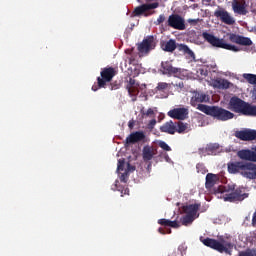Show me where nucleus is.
<instances>
[{
    "mask_svg": "<svg viewBox=\"0 0 256 256\" xmlns=\"http://www.w3.org/2000/svg\"><path fill=\"white\" fill-rule=\"evenodd\" d=\"M217 175L213 173H208L206 175V182H205V187L206 189H212V187H215V183L218 181Z\"/></svg>",
    "mask_w": 256,
    "mask_h": 256,
    "instance_id": "nucleus-26",
    "label": "nucleus"
},
{
    "mask_svg": "<svg viewBox=\"0 0 256 256\" xmlns=\"http://www.w3.org/2000/svg\"><path fill=\"white\" fill-rule=\"evenodd\" d=\"M242 115H248L250 117H256V106H253L246 102L244 104V108L242 110Z\"/></svg>",
    "mask_w": 256,
    "mask_h": 256,
    "instance_id": "nucleus-29",
    "label": "nucleus"
},
{
    "mask_svg": "<svg viewBox=\"0 0 256 256\" xmlns=\"http://www.w3.org/2000/svg\"><path fill=\"white\" fill-rule=\"evenodd\" d=\"M196 169H197V173H201V175H205V173H207L208 171L205 165L201 163L196 165Z\"/></svg>",
    "mask_w": 256,
    "mask_h": 256,
    "instance_id": "nucleus-36",
    "label": "nucleus"
},
{
    "mask_svg": "<svg viewBox=\"0 0 256 256\" xmlns=\"http://www.w3.org/2000/svg\"><path fill=\"white\" fill-rule=\"evenodd\" d=\"M245 161H231L228 162L227 168L228 173L231 175H243V171L245 169Z\"/></svg>",
    "mask_w": 256,
    "mask_h": 256,
    "instance_id": "nucleus-11",
    "label": "nucleus"
},
{
    "mask_svg": "<svg viewBox=\"0 0 256 256\" xmlns=\"http://www.w3.org/2000/svg\"><path fill=\"white\" fill-rule=\"evenodd\" d=\"M198 110L205 113V115L213 117V119H217V121H229L235 117V114H233L231 111L219 106L200 104L198 105Z\"/></svg>",
    "mask_w": 256,
    "mask_h": 256,
    "instance_id": "nucleus-2",
    "label": "nucleus"
},
{
    "mask_svg": "<svg viewBox=\"0 0 256 256\" xmlns=\"http://www.w3.org/2000/svg\"><path fill=\"white\" fill-rule=\"evenodd\" d=\"M214 17L220 19L225 25H235V18H233V16H231L225 9L219 8L218 10H215Z\"/></svg>",
    "mask_w": 256,
    "mask_h": 256,
    "instance_id": "nucleus-9",
    "label": "nucleus"
},
{
    "mask_svg": "<svg viewBox=\"0 0 256 256\" xmlns=\"http://www.w3.org/2000/svg\"><path fill=\"white\" fill-rule=\"evenodd\" d=\"M124 169H125V159H119L117 171H124Z\"/></svg>",
    "mask_w": 256,
    "mask_h": 256,
    "instance_id": "nucleus-39",
    "label": "nucleus"
},
{
    "mask_svg": "<svg viewBox=\"0 0 256 256\" xmlns=\"http://www.w3.org/2000/svg\"><path fill=\"white\" fill-rule=\"evenodd\" d=\"M188 124L182 121L173 122L172 120L164 123L160 127L161 133H168V135H175V133L183 134L187 131Z\"/></svg>",
    "mask_w": 256,
    "mask_h": 256,
    "instance_id": "nucleus-6",
    "label": "nucleus"
},
{
    "mask_svg": "<svg viewBox=\"0 0 256 256\" xmlns=\"http://www.w3.org/2000/svg\"><path fill=\"white\" fill-rule=\"evenodd\" d=\"M155 49V37L148 36L146 37L139 45L138 51L139 53H149V51H153Z\"/></svg>",
    "mask_w": 256,
    "mask_h": 256,
    "instance_id": "nucleus-10",
    "label": "nucleus"
},
{
    "mask_svg": "<svg viewBox=\"0 0 256 256\" xmlns=\"http://www.w3.org/2000/svg\"><path fill=\"white\" fill-rule=\"evenodd\" d=\"M158 232L161 233V235H165L167 233L169 235V234H171V229H166V231H165L163 228H159Z\"/></svg>",
    "mask_w": 256,
    "mask_h": 256,
    "instance_id": "nucleus-44",
    "label": "nucleus"
},
{
    "mask_svg": "<svg viewBox=\"0 0 256 256\" xmlns=\"http://www.w3.org/2000/svg\"><path fill=\"white\" fill-rule=\"evenodd\" d=\"M155 155H157V149H155V147L150 145H146L143 147L142 149L143 161L145 162L151 161L155 157Z\"/></svg>",
    "mask_w": 256,
    "mask_h": 256,
    "instance_id": "nucleus-21",
    "label": "nucleus"
},
{
    "mask_svg": "<svg viewBox=\"0 0 256 256\" xmlns=\"http://www.w3.org/2000/svg\"><path fill=\"white\" fill-rule=\"evenodd\" d=\"M202 37L204 40L207 41V43L212 45V47H217L218 49H226L227 51H234V53L241 51L239 47L232 44H227L225 43V40L217 38L215 35L211 33L203 32Z\"/></svg>",
    "mask_w": 256,
    "mask_h": 256,
    "instance_id": "nucleus-5",
    "label": "nucleus"
},
{
    "mask_svg": "<svg viewBox=\"0 0 256 256\" xmlns=\"http://www.w3.org/2000/svg\"><path fill=\"white\" fill-rule=\"evenodd\" d=\"M222 197L224 201H228L229 203H241V201H245L249 197V193L245 192L244 187L235 188V185H232L228 186V191Z\"/></svg>",
    "mask_w": 256,
    "mask_h": 256,
    "instance_id": "nucleus-4",
    "label": "nucleus"
},
{
    "mask_svg": "<svg viewBox=\"0 0 256 256\" xmlns=\"http://www.w3.org/2000/svg\"><path fill=\"white\" fill-rule=\"evenodd\" d=\"M229 41H231V43H236L237 45H243L244 47H251V45H253L251 38L233 33L229 35Z\"/></svg>",
    "mask_w": 256,
    "mask_h": 256,
    "instance_id": "nucleus-14",
    "label": "nucleus"
},
{
    "mask_svg": "<svg viewBox=\"0 0 256 256\" xmlns=\"http://www.w3.org/2000/svg\"><path fill=\"white\" fill-rule=\"evenodd\" d=\"M203 245L218 251V253H226V255H231L233 251V243L231 242V237L229 236H220L218 240L213 238H200Z\"/></svg>",
    "mask_w": 256,
    "mask_h": 256,
    "instance_id": "nucleus-1",
    "label": "nucleus"
},
{
    "mask_svg": "<svg viewBox=\"0 0 256 256\" xmlns=\"http://www.w3.org/2000/svg\"><path fill=\"white\" fill-rule=\"evenodd\" d=\"M242 177H245L246 179H256V164L253 162H246Z\"/></svg>",
    "mask_w": 256,
    "mask_h": 256,
    "instance_id": "nucleus-17",
    "label": "nucleus"
},
{
    "mask_svg": "<svg viewBox=\"0 0 256 256\" xmlns=\"http://www.w3.org/2000/svg\"><path fill=\"white\" fill-rule=\"evenodd\" d=\"M132 171H135V168H134V167H132Z\"/></svg>",
    "mask_w": 256,
    "mask_h": 256,
    "instance_id": "nucleus-48",
    "label": "nucleus"
},
{
    "mask_svg": "<svg viewBox=\"0 0 256 256\" xmlns=\"http://www.w3.org/2000/svg\"><path fill=\"white\" fill-rule=\"evenodd\" d=\"M171 87V84L167 82H159L156 86V91H167Z\"/></svg>",
    "mask_w": 256,
    "mask_h": 256,
    "instance_id": "nucleus-34",
    "label": "nucleus"
},
{
    "mask_svg": "<svg viewBox=\"0 0 256 256\" xmlns=\"http://www.w3.org/2000/svg\"><path fill=\"white\" fill-rule=\"evenodd\" d=\"M200 207L201 204H189L183 207V211L184 213H186V215H191L192 217H195Z\"/></svg>",
    "mask_w": 256,
    "mask_h": 256,
    "instance_id": "nucleus-24",
    "label": "nucleus"
},
{
    "mask_svg": "<svg viewBox=\"0 0 256 256\" xmlns=\"http://www.w3.org/2000/svg\"><path fill=\"white\" fill-rule=\"evenodd\" d=\"M158 224L162 227H172L173 229H179L181 227L177 221H171L165 218L159 219Z\"/></svg>",
    "mask_w": 256,
    "mask_h": 256,
    "instance_id": "nucleus-27",
    "label": "nucleus"
},
{
    "mask_svg": "<svg viewBox=\"0 0 256 256\" xmlns=\"http://www.w3.org/2000/svg\"><path fill=\"white\" fill-rule=\"evenodd\" d=\"M115 75H117V70H115V68H102L100 76L97 77V85L92 86V91H99V89H107V83H111Z\"/></svg>",
    "mask_w": 256,
    "mask_h": 256,
    "instance_id": "nucleus-3",
    "label": "nucleus"
},
{
    "mask_svg": "<svg viewBox=\"0 0 256 256\" xmlns=\"http://www.w3.org/2000/svg\"><path fill=\"white\" fill-rule=\"evenodd\" d=\"M161 67L163 75H173L177 77L181 73V68L173 67V64L169 61L161 62Z\"/></svg>",
    "mask_w": 256,
    "mask_h": 256,
    "instance_id": "nucleus-15",
    "label": "nucleus"
},
{
    "mask_svg": "<svg viewBox=\"0 0 256 256\" xmlns=\"http://www.w3.org/2000/svg\"><path fill=\"white\" fill-rule=\"evenodd\" d=\"M168 117L178 121H185V119H189V109L185 107L174 108L168 112Z\"/></svg>",
    "mask_w": 256,
    "mask_h": 256,
    "instance_id": "nucleus-8",
    "label": "nucleus"
},
{
    "mask_svg": "<svg viewBox=\"0 0 256 256\" xmlns=\"http://www.w3.org/2000/svg\"><path fill=\"white\" fill-rule=\"evenodd\" d=\"M164 27L165 29H167V27H171L177 31H185V29H187L185 26V19L179 14H171Z\"/></svg>",
    "mask_w": 256,
    "mask_h": 256,
    "instance_id": "nucleus-7",
    "label": "nucleus"
},
{
    "mask_svg": "<svg viewBox=\"0 0 256 256\" xmlns=\"http://www.w3.org/2000/svg\"><path fill=\"white\" fill-rule=\"evenodd\" d=\"M216 89H229L231 87V82L227 79H216L213 82Z\"/></svg>",
    "mask_w": 256,
    "mask_h": 256,
    "instance_id": "nucleus-28",
    "label": "nucleus"
},
{
    "mask_svg": "<svg viewBox=\"0 0 256 256\" xmlns=\"http://www.w3.org/2000/svg\"><path fill=\"white\" fill-rule=\"evenodd\" d=\"M200 21H201V19H199V18H197V19L189 18L187 20V23H189V25H192V27H195V25H198Z\"/></svg>",
    "mask_w": 256,
    "mask_h": 256,
    "instance_id": "nucleus-41",
    "label": "nucleus"
},
{
    "mask_svg": "<svg viewBox=\"0 0 256 256\" xmlns=\"http://www.w3.org/2000/svg\"><path fill=\"white\" fill-rule=\"evenodd\" d=\"M127 177H128L127 172L122 173V174L120 175V181H121L122 183H127Z\"/></svg>",
    "mask_w": 256,
    "mask_h": 256,
    "instance_id": "nucleus-43",
    "label": "nucleus"
},
{
    "mask_svg": "<svg viewBox=\"0 0 256 256\" xmlns=\"http://www.w3.org/2000/svg\"><path fill=\"white\" fill-rule=\"evenodd\" d=\"M158 147L163 149V151H171V148L169 147V145L165 141H159L158 142Z\"/></svg>",
    "mask_w": 256,
    "mask_h": 256,
    "instance_id": "nucleus-37",
    "label": "nucleus"
},
{
    "mask_svg": "<svg viewBox=\"0 0 256 256\" xmlns=\"http://www.w3.org/2000/svg\"><path fill=\"white\" fill-rule=\"evenodd\" d=\"M155 123H157L156 120H151V125H155Z\"/></svg>",
    "mask_w": 256,
    "mask_h": 256,
    "instance_id": "nucleus-47",
    "label": "nucleus"
},
{
    "mask_svg": "<svg viewBox=\"0 0 256 256\" xmlns=\"http://www.w3.org/2000/svg\"><path fill=\"white\" fill-rule=\"evenodd\" d=\"M126 88L129 95H136L137 93H139V84H137V82L133 78L129 79Z\"/></svg>",
    "mask_w": 256,
    "mask_h": 256,
    "instance_id": "nucleus-25",
    "label": "nucleus"
},
{
    "mask_svg": "<svg viewBox=\"0 0 256 256\" xmlns=\"http://www.w3.org/2000/svg\"><path fill=\"white\" fill-rule=\"evenodd\" d=\"M244 79L250 83V85H256V75L255 74H244ZM253 97L256 99V88L253 91Z\"/></svg>",
    "mask_w": 256,
    "mask_h": 256,
    "instance_id": "nucleus-31",
    "label": "nucleus"
},
{
    "mask_svg": "<svg viewBox=\"0 0 256 256\" xmlns=\"http://www.w3.org/2000/svg\"><path fill=\"white\" fill-rule=\"evenodd\" d=\"M128 127H129L130 129H133V122H129V123H128Z\"/></svg>",
    "mask_w": 256,
    "mask_h": 256,
    "instance_id": "nucleus-46",
    "label": "nucleus"
},
{
    "mask_svg": "<svg viewBox=\"0 0 256 256\" xmlns=\"http://www.w3.org/2000/svg\"><path fill=\"white\" fill-rule=\"evenodd\" d=\"M124 195H129V189L128 188L124 189Z\"/></svg>",
    "mask_w": 256,
    "mask_h": 256,
    "instance_id": "nucleus-45",
    "label": "nucleus"
},
{
    "mask_svg": "<svg viewBox=\"0 0 256 256\" xmlns=\"http://www.w3.org/2000/svg\"><path fill=\"white\" fill-rule=\"evenodd\" d=\"M120 87H121V84H119V82L117 81H114L109 85L110 91H117V89H119Z\"/></svg>",
    "mask_w": 256,
    "mask_h": 256,
    "instance_id": "nucleus-38",
    "label": "nucleus"
},
{
    "mask_svg": "<svg viewBox=\"0 0 256 256\" xmlns=\"http://www.w3.org/2000/svg\"><path fill=\"white\" fill-rule=\"evenodd\" d=\"M237 157L244 162L249 161L252 163H256L255 151H251L249 149H242V150L238 151Z\"/></svg>",
    "mask_w": 256,
    "mask_h": 256,
    "instance_id": "nucleus-20",
    "label": "nucleus"
},
{
    "mask_svg": "<svg viewBox=\"0 0 256 256\" xmlns=\"http://www.w3.org/2000/svg\"><path fill=\"white\" fill-rule=\"evenodd\" d=\"M195 216H192V215H189V214H186L184 217H182L181 221H182V225H191V223H193L194 221V218Z\"/></svg>",
    "mask_w": 256,
    "mask_h": 256,
    "instance_id": "nucleus-33",
    "label": "nucleus"
},
{
    "mask_svg": "<svg viewBox=\"0 0 256 256\" xmlns=\"http://www.w3.org/2000/svg\"><path fill=\"white\" fill-rule=\"evenodd\" d=\"M220 146L217 143L209 144L206 146L207 155H217L219 153Z\"/></svg>",
    "mask_w": 256,
    "mask_h": 256,
    "instance_id": "nucleus-30",
    "label": "nucleus"
},
{
    "mask_svg": "<svg viewBox=\"0 0 256 256\" xmlns=\"http://www.w3.org/2000/svg\"><path fill=\"white\" fill-rule=\"evenodd\" d=\"M142 115H145L146 117H151V115H155V111H153L152 108H149L146 112H142Z\"/></svg>",
    "mask_w": 256,
    "mask_h": 256,
    "instance_id": "nucleus-42",
    "label": "nucleus"
},
{
    "mask_svg": "<svg viewBox=\"0 0 256 256\" xmlns=\"http://www.w3.org/2000/svg\"><path fill=\"white\" fill-rule=\"evenodd\" d=\"M159 7V2H154L151 4H142L134 9V14L139 17V15H143L146 11H151V9H157Z\"/></svg>",
    "mask_w": 256,
    "mask_h": 256,
    "instance_id": "nucleus-22",
    "label": "nucleus"
},
{
    "mask_svg": "<svg viewBox=\"0 0 256 256\" xmlns=\"http://www.w3.org/2000/svg\"><path fill=\"white\" fill-rule=\"evenodd\" d=\"M246 103L247 102L243 101L239 97L234 96L229 101L228 109H230V111H234V113H242Z\"/></svg>",
    "mask_w": 256,
    "mask_h": 256,
    "instance_id": "nucleus-12",
    "label": "nucleus"
},
{
    "mask_svg": "<svg viewBox=\"0 0 256 256\" xmlns=\"http://www.w3.org/2000/svg\"><path fill=\"white\" fill-rule=\"evenodd\" d=\"M235 137L240 139V141H255L256 140V130L244 129L235 132Z\"/></svg>",
    "mask_w": 256,
    "mask_h": 256,
    "instance_id": "nucleus-13",
    "label": "nucleus"
},
{
    "mask_svg": "<svg viewBox=\"0 0 256 256\" xmlns=\"http://www.w3.org/2000/svg\"><path fill=\"white\" fill-rule=\"evenodd\" d=\"M165 23V14H160L155 22L156 25H163Z\"/></svg>",
    "mask_w": 256,
    "mask_h": 256,
    "instance_id": "nucleus-40",
    "label": "nucleus"
},
{
    "mask_svg": "<svg viewBox=\"0 0 256 256\" xmlns=\"http://www.w3.org/2000/svg\"><path fill=\"white\" fill-rule=\"evenodd\" d=\"M160 47L162 51H165L166 53H173V51L177 49V41H175V39L161 41Z\"/></svg>",
    "mask_w": 256,
    "mask_h": 256,
    "instance_id": "nucleus-23",
    "label": "nucleus"
},
{
    "mask_svg": "<svg viewBox=\"0 0 256 256\" xmlns=\"http://www.w3.org/2000/svg\"><path fill=\"white\" fill-rule=\"evenodd\" d=\"M209 101V96L203 92H195L192 96L190 103L192 107H199V103H207Z\"/></svg>",
    "mask_w": 256,
    "mask_h": 256,
    "instance_id": "nucleus-18",
    "label": "nucleus"
},
{
    "mask_svg": "<svg viewBox=\"0 0 256 256\" xmlns=\"http://www.w3.org/2000/svg\"><path fill=\"white\" fill-rule=\"evenodd\" d=\"M178 50L183 51V53H185L186 55H189V57H191V59H195V52H193V50L189 49V46H187L186 44H180L178 46Z\"/></svg>",
    "mask_w": 256,
    "mask_h": 256,
    "instance_id": "nucleus-32",
    "label": "nucleus"
},
{
    "mask_svg": "<svg viewBox=\"0 0 256 256\" xmlns=\"http://www.w3.org/2000/svg\"><path fill=\"white\" fill-rule=\"evenodd\" d=\"M141 141H145V133L143 131H136L131 133L126 138V145H133L135 143H139Z\"/></svg>",
    "mask_w": 256,
    "mask_h": 256,
    "instance_id": "nucleus-19",
    "label": "nucleus"
},
{
    "mask_svg": "<svg viewBox=\"0 0 256 256\" xmlns=\"http://www.w3.org/2000/svg\"><path fill=\"white\" fill-rule=\"evenodd\" d=\"M232 9L237 15H247V2L245 0H234L232 2Z\"/></svg>",
    "mask_w": 256,
    "mask_h": 256,
    "instance_id": "nucleus-16",
    "label": "nucleus"
},
{
    "mask_svg": "<svg viewBox=\"0 0 256 256\" xmlns=\"http://www.w3.org/2000/svg\"><path fill=\"white\" fill-rule=\"evenodd\" d=\"M238 256H256V250L247 249L245 251H240Z\"/></svg>",
    "mask_w": 256,
    "mask_h": 256,
    "instance_id": "nucleus-35",
    "label": "nucleus"
}]
</instances>
